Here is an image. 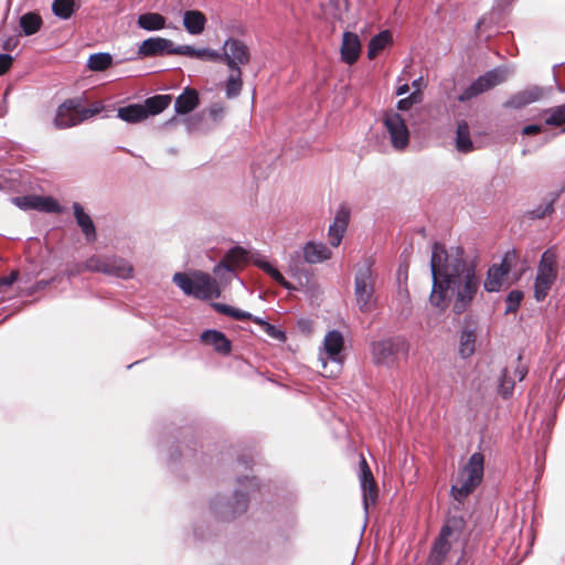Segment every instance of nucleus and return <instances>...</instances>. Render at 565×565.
Masks as SVG:
<instances>
[{"instance_id":"nucleus-17","label":"nucleus","mask_w":565,"mask_h":565,"mask_svg":"<svg viewBox=\"0 0 565 565\" xmlns=\"http://www.w3.org/2000/svg\"><path fill=\"white\" fill-rule=\"evenodd\" d=\"M544 96V89L540 86L526 87L513 94L504 104L505 108L521 109L532 103L542 99Z\"/></svg>"},{"instance_id":"nucleus-40","label":"nucleus","mask_w":565,"mask_h":565,"mask_svg":"<svg viewBox=\"0 0 565 565\" xmlns=\"http://www.w3.org/2000/svg\"><path fill=\"white\" fill-rule=\"evenodd\" d=\"M75 0H54L52 3L53 13L63 20L70 19L75 12Z\"/></svg>"},{"instance_id":"nucleus-55","label":"nucleus","mask_w":565,"mask_h":565,"mask_svg":"<svg viewBox=\"0 0 565 565\" xmlns=\"http://www.w3.org/2000/svg\"><path fill=\"white\" fill-rule=\"evenodd\" d=\"M290 270L296 275L298 273V262H294L292 265H290Z\"/></svg>"},{"instance_id":"nucleus-31","label":"nucleus","mask_w":565,"mask_h":565,"mask_svg":"<svg viewBox=\"0 0 565 565\" xmlns=\"http://www.w3.org/2000/svg\"><path fill=\"white\" fill-rule=\"evenodd\" d=\"M392 42L393 36L388 30H384L374 35L367 45V57L374 60Z\"/></svg>"},{"instance_id":"nucleus-39","label":"nucleus","mask_w":565,"mask_h":565,"mask_svg":"<svg viewBox=\"0 0 565 565\" xmlns=\"http://www.w3.org/2000/svg\"><path fill=\"white\" fill-rule=\"evenodd\" d=\"M42 23L40 14L34 12L25 13L20 18V26L25 35H33L39 32Z\"/></svg>"},{"instance_id":"nucleus-11","label":"nucleus","mask_w":565,"mask_h":565,"mask_svg":"<svg viewBox=\"0 0 565 565\" xmlns=\"http://www.w3.org/2000/svg\"><path fill=\"white\" fill-rule=\"evenodd\" d=\"M507 71L503 68H493L479 76L471 83L458 97L459 102H468L473 97L502 84L507 79Z\"/></svg>"},{"instance_id":"nucleus-36","label":"nucleus","mask_w":565,"mask_h":565,"mask_svg":"<svg viewBox=\"0 0 565 565\" xmlns=\"http://www.w3.org/2000/svg\"><path fill=\"white\" fill-rule=\"evenodd\" d=\"M138 25L147 31H158L166 26V18L157 12H148L140 14Z\"/></svg>"},{"instance_id":"nucleus-53","label":"nucleus","mask_w":565,"mask_h":565,"mask_svg":"<svg viewBox=\"0 0 565 565\" xmlns=\"http://www.w3.org/2000/svg\"><path fill=\"white\" fill-rule=\"evenodd\" d=\"M50 282H51V280H40V281H38L35 284V290H40V289L45 288Z\"/></svg>"},{"instance_id":"nucleus-34","label":"nucleus","mask_w":565,"mask_h":565,"mask_svg":"<svg viewBox=\"0 0 565 565\" xmlns=\"http://www.w3.org/2000/svg\"><path fill=\"white\" fill-rule=\"evenodd\" d=\"M456 148L459 152L462 153H468L473 150V143L470 138L469 126L465 120H461L457 126Z\"/></svg>"},{"instance_id":"nucleus-16","label":"nucleus","mask_w":565,"mask_h":565,"mask_svg":"<svg viewBox=\"0 0 565 565\" xmlns=\"http://www.w3.org/2000/svg\"><path fill=\"white\" fill-rule=\"evenodd\" d=\"M173 42L163 38H149L145 40L138 50L141 56H158V55H177Z\"/></svg>"},{"instance_id":"nucleus-14","label":"nucleus","mask_w":565,"mask_h":565,"mask_svg":"<svg viewBox=\"0 0 565 565\" xmlns=\"http://www.w3.org/2000/svg\"><path fill=\"white\" fill-rule=\"evenodd\" d=\"M360 482L363 491V504L364 509L367 511L370 505H374L376 503L379 489L369 463L363 456H361L360 460Z\"/></svg>"},{"instance_id":"nucleus-32","label":"nucleus","mask_w":565,"mask_h":565,"mask_svg":"<svg viewBox=\"0 0 565 565\" xmlns=\"http://www.w3.org/2000/svg\"><path fill=\"white\" fill-rule=\"evenodd\" d=\"M170 95H156L149 97L142 104L143 110L146 111V117L154 116L162 113L170 104H171Z\"/></svg>"},{"instance_id":"nucleus-29","label":"nucleus","mask_w":565,"mask_h":565,"mask_svg":"<svg viewBox=\"0 0 565 565\" xmlns=\"http://www.w3.org/2000/svg\"><path fill=\"white\" fill-rule=\"evenodd\" d=\"M199 105V94L193 88H186L177 97L174 109L178 114H189Z\"/></svg>"},{"instance_id":"nucleus-28","label":"nucleus","mask_w":565,"mask_h":565,"mask_svg":"<svg viewBox=\"0 0 565 565\" xmlns=\"http://www.w3.org/2000/svg\"><path fill=\"white\" fill-rule=\"evenodd\" d=\"M177 55H184L192 58H199L204 61L218 62L220 52L211 50V49H194L191 45H180L175 47Z\"/></svg>"},{"instance_id":"nucleus-24","label":"nucleus","mask_w":565,"mask_h":565,"mask_svg":"<svg viewBox=\"0 0 565 565\" xmlns=\"http://www.w3.org/2000/svg\"><path fill=\"white\" fill-rule=\"evenodd\" d=\"M331 250L322 243L308 242L302 247V257L308 264H319L330 259Z\"/></svg>"},{"instance_id":"nucleus-42","label":"nucleus","mask_w":565,"mask_h":565,"mask_svg":"<svg viewBox=\"0 0 565 565\" xmlns=\"http://www.w3.org/2000/svg\"><path fill=\"white\" fill-rule=\"evenodd\" d=\"M555 199H551L537 205L535 209L529 212V215L533 220L544 218L546 215H551L554 212Z\"/></svg>"},{"instance_id":"nucleus-18","label":"nucleus","mask_w":565,"mask_h":565,"mask_svg":"<svg viewBox=\"0 0 565 565\" xmlns=\"http://www.w3.org/2000/svg\"><path fill=\"white\" fill-rule=\"evenodd\" d=\"M350 220L349 209L342 206L335 214L333 223L329 227L328 237L332 247H338L344 236Z\"/></svg>"},{"instance_id":"nucleus-27","label":"nucleus","mask_w":565,"mask_h":565,"mask_svg":"<svg viewBox=\"0 0 565 565\" xmlns=\"http://www.w3.org/2000/svg\"><path fill=\"white\" fill-rule=\"evenodd\" d=\"M322 14L327 20H341L348 10L349 0H321L319 2Z\"/></svg>"},{"instance_id":"nucleus-49","label":"nucleus","mask_w":565,"mask_h":565,"mask_svg":"<svg viewBox=\"0 0 565 565\" xmlns=\"http://www.w3.org/2000/svg\"><path fill=\"white\" fill-rule=\"evenodd\" d=\"M447 556L430 550L426 565H443Z\"/></svg>"},{"instance_id":"nucleus-35","label":"nucleus","mask_w":565,"mask_h":565,"mask_svg":"<svg viewBox=\"0 0 565 565\" xmlns=\"http://www.w3.org/2000/svg\"><path fill=\"white\" fill-rule=\"evenodd\" d=\"M143 108L145 107H142L141 104H131L125 107H120L118 109V117L129 124L140 122L147 119Z\"/></svg>"},{"instance_id":"nucleus-46","label":"nucleus","mask_w":565,"mask_h":565,"mask_svg":"<svg viewBox=\"0 0 565 565\" xmlns=\"http://www.w3.org/2000/svg\"><path fill=\"white\" fill-rule=\"evenodd\" d=\"M19 276V270L13 269L9 276L0 277V294L6 292L18 280Z\"/></svg>"},{"instance_id":"nucleus-9","label":"nucleus","mask_w":565,"mask_h":565,"mask_svg":"<svg viewBox=\"0 0 565 565\" xmlns=\"http://www.w3.org/2000/svg\"><path fill=\"white\" fill-rule=\"evenodd\" d=\"M556 277V254L552 249H547L542 254L534 284V297L537 301H542L545 299L551 287L555 282Z\"/></svg>"},{"instance_id":"nucleus-21","label":"nucleus","mask_w":565,"mask_h":565,"mask_svg":"<svg viewBox=\"0 0 565 565\" xmlns=\"http://www.w3.org/2000/svg\"><path fill=\"white\" fill-rule=\"evenodd\" d=\"M248 262V253L241 246L231 248L222 258V260L215 266L214 273H217L220 268L233 271L239 266Z\"/></svg>"},{"instance_id":"nucleus-6","label":"nucleus","mask_w":565,"mask_h":565,"mask_svg":"<svg viewBox=\"0 0 565 565\" xmlns=\"http://www.w3.org/2000/svg\"><path fill=\"white\" fill-rule=\"evenodd\" d=\"M173 281L185 295L199 299L218 298L221 296L217 281L205 273H195L192 277L184 273H177L173 276Z\"/></svg>"},{"instance_id":"nucleus-7","label":"nucleus","mask_w":565,"mask_h":565,"mask_svg":"<svg viewBox=\"0 0 565 565\" xmlns=\"http://www.w3.org/2000/svg\"><path fill=\"white\" fill-rule=\"evenodd\" d=\"M343 349L344 338L340 331L331 330L324 335L323 348L319 353L323 376L335 377L340 373L343 363Z\"/></svg>"},{"instance_id":"nucleus-19","label":"nucleus","mask_w":565,"mask_h":565,"mask_svg":"<svg viewBox=\"0 0 565 565\" xmlns=\"http://www.w3.org/2000/svg\"><path fill=\"white\" fill-rule=\"evenodd\" d=\"M361 49V41L358 34L349 31L343 33L340 53L341 60L344 63L353 65L360 57Z\"/></svg>"},{"instance_id":"nucleus-3","label":"nucleus","mask_w":565,"mask_h":565,"mask_svg":"<svg viewBox=\"0 0 565 565\" xmlns=\"http://www.w3.org/2000/svg\"><path fill=\"white\" fill-rule=\"evenodd\" d=\"M484 457L481 452H473L467 465L461 469L458 481L451 486V495L462 502L481 483L483 478Z\"/></svg>"},{"instance_id":"nucleus-56","label":"nucleus","mask_w":565,"mask_h":565,"mask_svg":"<svg viewBox=\"0 0 565 565\" xmlns=\"http://www.w3.org/2000/svg\"><path fill=\"white\" fill-rule=\"evenodd\" d=\"M419 79L413 82V86H418Z\"/></svg>"},{"instance_id":"nucleus-52","label":"nucleus","mask_w":565,"mask_h":565,"mask_svg":"<svg viewBox=\"0 0 565 565\" xmlns=\"http://www.w3.org/2000/svg\"><path fill=\"white\" fill-rule=\"evenodd\" d=\"M409 100L412 102V104H417L422 100V94L419 90H416L414 93H412L409 96H408Z\"/></svg>"},{"instance_id":"nucleus-43","label":"nucleus","mask_w":565,"mask_h":565,"mask_svg":"<svg viewBox=\"0 0 565 565\" xmlns=\"http://www.w3.org/2000/svg\"><path fill=\"white\" fill-rule=\"evenodd\" d=\"M235 502L231 512L225 516L226 520L234 519L236 515L244 513L247 510V497L241 492L235 493Z\"/></svg>"},{"instance_id":"nucleus-25","label":"nucleus","mask_w":565,"mask_h":565,"mask_svg":"<svg viewBox=\"0 0 565 565\" xmlns=\"http://www.w3.org/2000/svg\"><path fill=\"white\" fill-rule=\"evenodd\" d=\"M509 270L510 266L505 260H503L500 266L493 265L490 267L484 281V289L489 292L499 291Z\"/></svg>"},{"instance_id":"nucleus-5","label":"nucleus","mask_w":565,"mask_h":565,"mask_svg":"<svg viewBox=\"0 0 565 565\" xmlns=\"http://www.w3.org/2000/svg\"><path fill=\"white\" fill-rule=\"evenodd\" d=\"M103 109L104 106L100 102L86 108L82 105L81 98H68L57 107L54 126L57 129L74 127L99 114Z\"/></svg>"},{"instance_id":"nucleus-37","label":"nucleus","mask_w":565,"mask_h":565,"mask_svg":"<svg viewBox=\"0 0 565 565\" xmlns=\"http://www.w3.org/2000/svg\"><path fill=\"white\" fill-rule=\"evenodd\" d=\"M544 115L547 126L561 127V132H565V104L544 110Z\"/></svg>"},{"instance_id":"nucleus-20","label":"nucleus","mask_w":565,"mask_h":565,"mask_svg":"<svg viewBox=\"0 0 565 565\" xmlns=\"http://www.w3.org/2000/svg\"><path fill=\"white\" fill-rule=\"evenodd\" d=\"M478 326L475 321H466L459 340V354L462 359L470 358L476 351Z\"/></svg>"},{"instance_id":"nucleus-41","label":"nucleus","mask_w":565,"mask_h":565,"mask_svg":"<svg viewBox=\"0 0 565 565\" xmlns=\"http://www.w3.org/2000/svg\"><path fill=\"white\" fill-rule=\"evenodd\" d=\"M255 265L258 266L262 270L268 274L278 285L284 287L285 289H291V284L285 279L281 273L271 266L268 262L265 260H255Z\"/></svg>"},{"instance_id":"nucleus-33","label":"nucleus","mask_w":565,"mask_h":565,"mask_svg":"<svg viewBox=\"0 0 565 565\" xmlns=\"http://www.w3.org/2000/svg\"><path fill=\"white\" fill-rule=\"evenodd\" d=\"M452 533H454V527L451 525H449L448 523L445 524L441 527L438 536L435 539L430 550L447 556L451 548V543H450L449 539L452 535Z\"/></svg>"},{"instance_id":"nucleus-50","label":"nucleus","mask_w":565,"mask_h":565,"mask_svg":"<svg viewBox=\"0 0 565 565\" xmlns=\"http://www.w3.org/2000/svg\"><path fill=\"white\" fill-rule=\"evenodd\" d=\"M543 131V126L541 125H527L522 129V135L524 136H533Z\"/></svg>"},{"instance_id":"nucleus-15","label":"nucleus","mask_w":565,"mask_h":565,"mask_svg":"<svg viewBox=\"0 0 565 565\" xmlns=\"http://www.w3.org/2000/svg\"><path fill=\"white\" fill-rule=\"evenodd\" d=\"M521 360L522 356L519 355L514 362L513 376H511L510 367H505L502 372L499 383V393L503 398H509L512 395L515 380L522 381L527 374V367L521 363Z\"/></svg>"},{"instance_id":"nucleus-1","label":"nucleus","mask_w":565,"mask_h":565,"mask_svg":"<svg viewBox=\"0 0 565 565\" xmlns=\"http://www.w3.org/2000/svg\"><path fill=\"white\" fill-rule=\"evenodd\" d=\"M433 288L430 305L445 311L449 306V294L455 296L452 310L466 312L479 289L476 266L465 258L461 247L447 250L443 244L434 243L430 259Z\"/></svg>"},{"instance_id":"nucleus-48","label":"nucleus","mask_w":565,"mask_h":565,"mask_svg":"<svg viewBox=\"0 0 565 565\" xmlns=\"http://www.w3.org/2000/svg\"><path fill=\"white\" fill-rule=\"evenodd\" d=\"M86 270L87 269L85 267V262L84 263H75V264L70 265L66 268L65 274H66L67 278H72L77 275H81L82 273H84Z\"/></svg>"},{"instance_id":"nucleus-44","label":"nucleus","mask_w":565,"mask_h":565,"mask_svg":"<svg viewBox=\"0 0 565 565\" xmlns=\"http://www.w3.org/2000/svg\"><path fill=\"white\" fill-rule=\"evenodd\" d=\"M107 260L108 258L94 255L85 260V267L88 271L105 274Z\"/></svg>"},{"instance_id":"nucleus-10","label":"nucleus","mask_w":565,"mask_h":565,"mask_svg":"<svg viewBox=\"0 0 565 565\" xmlns=\"http://www.w3.org/2000/svg\"><path fill=\"white\" fill-rule=\"evenodd\" d=\"M212 307L216 312L232 317L233 319L241 321L252 320L253 322L258 324L268 337L279 342H285L287 339L286 333L282 330L276 328L275 326L270 324L269 322L265 321L262 318L254 317L249 312L242 311L237 308L220 302H213Z\"/></svg>"},{"instance_id":"nucleus-8","label":"nucleus","mask_w":565,"mask_h":565,"mask_svg":"<svg viewBox=\"0 0 565 565\" xmlns=\"http://www.w3.org/2000/svg\"><path fill=\"white\" fill-rule=\"evenodd\" d=\"M409 343L403 337H391L372 344V361L375 365L394 366L401 356L406 358Z\"/></svg>"},{"instance_id":"nucleus-30","label":"nucleus","mask_w":565,"mask_h":565,"mask_svg":"<svg viewBox=\"0 0 565 565\" xmlns=\"http://www.w3.org/2000/svg\"><path fill=\"white\" fill-rule=\"evenodd\" d=\"M132 265L122 258H108L105 274L111 275L121 279L132 277Z\"/></svg>"},{"instance_id":"nucleus-12","label":"nucleus","mask_w":565,"mask_h":565,"mask_svg":"<svg viewBox=\"0 0 565 565\" xmlns=\"http://www.w3.org/2000/svg\"><path fill=\"white\" fill-rule=\"evenodd\" d=\"M384 126L390 134L392 146L396 150H403L408 146L409 131L404 118L398 113H387L384 117Z\"/></svg>"},{"instance_id":"nucleus-13","label":"nucleus","mask_w":565,"mask_h":565,"mask_svg":"<svg viewBox=\"0 0 565 565\" xmlns=\"http://www.w3.org/2000/svg\"><path fill=\"white\" fill-rule=\"evenodd\" d=\"M13 203L22 210H36L47 213H62L58 202L52 196L24 195L13 198Z\"/></svg>"},{"instance_id":"nucleus-23","label":"nucleus","mask_w":565,"mask_h":565,"mask_svg":"<svg viewBox=\"0 0 565 565\" xmlns=\"http://www.w3.org/2000/svg\"><path fill=\"white\" fill-rule=\"evenodd\" d=\"M74 216L77 225L81 227L88 243L95 242L97 238L96 227L92 217L84 211V207L75 202L73 203Z\"/></svg>"},{"instance_id":"nucleus-2","label":"nucleus","mask_w":565,"mask_h":565,"mask_svg":"<svg viewBox=\"0 0 565 565\" xmlns=\"http://www.w3.org/2000/svg\"><path fill=\"white\" fill-rule=\"evenodd\" d=\"M220 63L228 67L230 74L225 83L227 98L238 96L243 88L242 66L249 64L252 54L249 47L239 39L228 38L220 52Z\"/></svg>"},{"instance_id":"nucleus-45","label":"nucleus","mask_w":565,"mask_h":565,"mask_svg":"<svg viewBox=\"0 0 565 565\" xmlns=\"http://www.w3.org/2000/svg\"><path fill=\"white\" fill-rule=\"evenodd\" d=\"M523 299V294L520 290H512L507 296V310L505 312H515Z\"/></svg>"},{"instance_id":"nucleus-54","label":"nucleus","mask_w":565,"mask_h":565,"mask_svg":"<svg viewBox=\"0 0 565 565\" xmlns=\"http://www.w3.org/2000/svg\"><path fill=\"white\" fill-rule=\"evenodd\" d=\"M408 90H409L408 85H407V84H404V85H402V86H399V87L397 88L396 94H397L398 96H399V95H404V94H406Z\"/></svg>"},{"instance_id":"nucleus-26","label":"nucleus","mask_w":565,"mask_h":565,"mask_svg":"<svg viewBox=\"0 0 565 565\" xmlns=\"http://www.w3.org/2000/svg\"><path fill=\"white\" fill-rule=\"evenodd\" d=\"M206 24V17L199 10H188L183 14V25L192 35L201 34Z\"/></svg>"},{"instance_id":"nucleus-51","label":"nucleus","mask_w":565,"mask_h":565,"mask_svg":"<svg viewBox=\"0 0 565 565\" xmlns=\"http://www.w3.org/2000/svg\"><path fill=\"white\" fill-rule=\"evenodd\" d=\"M412 106H413V104L408 97L399 99L397 103V108L399 110H408V109H411Z\"/></svg>"},{"instance_id":"nucleus-4","label":"nucleus","mask_w":565,"mask_h":565,"mask_svg":"<svg viewBox=\"0 0 565 565\" xmlns=\"http://www.w3.org/2000/svg\"><path fill=\"white\" fill-rule=\"evenodd\" d=\"M377 274L367 262L361 266L354 276V299L359 310L370 313L376 308L375 284Z\"/></svg>"},{"instance_id":"nucleus-22","label":"nucleus","mask_w":565,"mask_h":565,"mask_svg":"<svg viewBox=\"0 0 565 565\" xmlns=\"http://www.w3.org/2000/svg\"><path fill=\"white\" fill-rule=\"evenodd\" d=\"M200 338L204 344L212 345L220 354L227 355L232 351L231 341L221 331L205 330L202 332Z\"/></svg>"},{"instance_id":"nucleus-38","label":"nucleus","mask_w":565,"mask_h":565,"mask_svg":"<svg viewBox=\"0 0 565 565\" xmlns=\"http://www.w3.org/2000/svg\"><path fill=\"white\" fill-rule=\"evenodd\" d=\"M111 65L113 56L106 52L92 54L87 60V67L93 72H104Z\"/></svg>"},{"instance_id":"nucleus-47","label":"nucleus","mask_w":565,"mask_h":565,"mask_svg":"<svg viewBox=\"0 0 565 565\" xmlns=\"http://www.w3.org/2000/svg\"><path fill=\"white\" fill-rule=\"evenodd\" d=\"M13 65V57L10 54H0V76L7 74Z\"/></svg>"}]
</instances>
